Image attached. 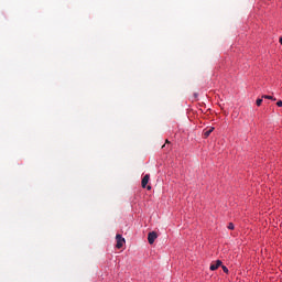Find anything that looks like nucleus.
<instances>
[{
    "label": "nucleus",
    "mask_w": 282,
    "mask_h": 282,
    "mask_svg": "<svg viewBox=\"0 0 282 282\" xmlns=\"http://www.w3.org/2000/svg\"><path fill=\"white\" fill-rule=\"evenodd\" d=\"M149 180H151V175L145 174L141 181V186L142 188H147L148 191H151V185L147 186V184H149Z\"/></svg>",
    "instance_id": "f257e3e1"
},
{
    "label": "nucleus",
    "mask_w": 282,
    "mask_h": 282,
    "mask_svg": "<svg viewBox=\"0 0 282 282\" xmlns=\"http://www.w3.org/2000/svg\"><path fill=\"white\" fill-rule=\"evenodd\" d=\"M116 239H117L116 248H118V250H120V248H122V246H124L126 240H124V238L122 237V235H120V234H117V235H116Z\"/></svg>",
    "instance_id": "f03ea898"
},
{
    "label": "nucleus",
    "mask_w": 282,
    "mask_h": 282,
    "mask_svg": "<svg viewBox=\"0 0 282 282\" xmlns=\"http://www.w3.org/2000/svg\"><path fill=\"white\" fill-rule=\"evenodd\" d=\"M158 239V232L155 231H151L149 235H148V241L150 243V246H153V243H155V240Z\"/></svg>",
    "instance_id": "7ed1b4c3"
},
{
    "label": "nucleus",
    "mask_w": 282,
    "mask_h": 282,
    "mask_svg": "<svg viewBox=\"0 0 282 282\" xmlns=\"http://www.w3.org/2000/svg\"><path fill=\"white\" fill-rule=\"evenodd\" d=\"M221 265V260H217L216 262H213L209 267V270L215 271Z\"/></svg>",
    "instance_id": "20e7f679"
},
{
    "label": "nucleus",
    "mask_w": 282,
    "mask_h": 282,
    "mask_svg": "<svg viewBox=\"0 0 282 282\" xmlns=\"http://www.w3.org/2000/svg\"><path fill=\"white\" fill-rule=\"evenodd\" d=\"M213 131H215V128H209L208 130H204L203 131V135L204 138H208L210 135V133H213Z\"/></svg>",
    "instance_id": "39448f33"
},
{
    "label": "nucleus",
    "mask_w": 282,
    "mask_h": 282,
    "mask_svg": "<svg viewBox=\"0 0 282 282\" xmlns=\"http://www.w3.org/2000/svg\"><path fill=\"white\" fill-rule=\"evenodd\" d=\"M262 98H264L265 100H276V98H274L270 95H263Z\"/></svg>",
    "instance_id": "423d86ee"
},
{
    "label": "nucleus",
    "mask_w": 282,
    "mask_h": 282,
    "mask_svg": "<svg viewBox=\"0 0 282 282\" xmlns=\"http://www.w3.org/2000/svg\"><path fill=\"white\" fill-rule=\"evenodd\" d=\"M262 102H263V99H257L256 101L257 107H261Z\"/></svg>",
    "instance_id": "0eeeda50"
},
{
    "label": "nucleus",
    "mask_w": 282,
    "mask_h": 282,
    "mask_svg": "<svg viewBox=\"0 0 282 282\" xmlns=\"http://www.w3.org/2000/svg\"><path fill=\"white\" fill-rule=\"evenodd\" d=\"M228 229H229V230H235V224L229 223V225H228Z\"/></svg>",
    "instance_id": "6e6552de"
},
{
    "label": "nucleus",
    "mask_w": 282,
    "mask_h": 282,
    "mask_svg": "<svg viewBox=\"0 0 282 282\" xmlns=\"http://www.w3.org/2000/svg\"><path fill=\"white\" fill-rule=\"evenodd\" d=\"M223 272H225L226 274H228V267L223 265Z\"/></svg>",
    "instance_id": "1a4fd4ad"
},
{
    "label": "nucleus",
    "mask_w": 282,
    "mask_h": 282,
    "mask_svg": "<svg viewBox=\"0 0 282 282\" xmlns=\"http://www.w3.org/2000/svg\"><path fill=\"white\" fill-rule=\"evenodd\" d=\"M276 106H278V107H282V100H279V101L276 102Z\"/></svg>",
    "instance_id": "9d476101"
}]
</instances>
